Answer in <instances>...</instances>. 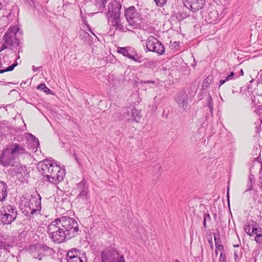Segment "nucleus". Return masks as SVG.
Here are the masks:
<instances>
[{"mask_svg":"<svg viewBox=\"0 0 262 262\" xmlns=\"http://www.w3.org/2000/svg\"><path fill=\"white\" fill-rule=\"evenodd\" d=\"M214 242H215V249H217V250H219L221 251V252H224V246L219 244V239L217 238L216 236H214Z\"/></svg>","mask_w":262,"mask_h":262,"instance_id":"obj_28","label":"nucleus"},{"mask_svg":"<svg viewBox=\"0 0 262 262\" xmlns=\"http://www.w3.org/2000/svg\"><path fill=\"white\" fill-rule=\"evenodd\" d=\"M107 0H96V6L99 7L102 12L105 8V4Z\"/></svg>","mask_w":262,"mask_h":262,"instance_id":"obj_27","label":"nucleus"},{"mask_svg":"<svg viewBox=\"0 0 262 262\" xmlns=\"http://www.w3.org/2000/svg\"><path fill=\"white\" fill-rule=\"evenodd\" d=\"M48 232L54 243L60 244L79 234L78 224L74 218L62 216L49 225Z\"/></svg>","mask_w":262,"mask_h":262,"instance_id":"obj_1","label":"nucleus"},{"mask_svg":"<svg viewBox=\"0 0 262 262\" xmlns=\"http://www.w3.org/2000/svg\"><path fill=\"white\" fill-rule=\"evenodd\" d=\"M156 2V4L158 6H163L165 3L166 0H154Z\"/></svg>","mask_w":262,"mask_h":262,"instance_id":"obj_39","label":"nucleus"},{"mask_svg":"<svg viewBox=\"0 0 262 262\" xmlns=\"http://www.w3.org/2000/svg\"><path fill=\"white\" fill-rule=\"evenodd\" d=\"M203 225L205 228L206 227V222L211 221V217L209 213H204L203 214Z\"/></svg>","mask_w":262,"mask_h":262,"instance_id":"obj_35","label":"nucleus"},{"mask_svg":"<svg viewBox=\"0 0 262 262\" xmlns=\"http://www.w3.org/2000/svg\"><path fill=\"white\" fill-rule=\"evenodd\" d=\"M27 154L24 145L17 143H9L0 155V164L5 167L14 166L17 163L16 159Z\"/></svg>","mask_w":262,"mask_h":262,"instance_id":"obj_2","label":"nucleus"},{"mask_svg":"<svg viewBox=\"0 0 262 262\" xmlns=\"http://www.w3.org/2000/svg\"><path fill=\"white\" fill-rule=\"evenodd\" d=\"M79 35L81 39L86 44H90L92 42L93 37L85 30H81L79 31Z\"/></svg>","mask_w":262,"mask_h":262,"instance_id":"obj_18","label":"nucleus"},{"mask_svg":"<svg viewBox=\"0 0 262 262\" xmlns=\"http://www.w3.org/2000/svg\"><path fill=\"white\" fill-rule=\"evenodd\" d=\"M33 70L34 71H37L39 70V68L38 67H35V66H33Z\"/></svg>","mask_w":262,"mask_h":262,"instance_id":"obj_45","label":"nucleus"},{"mask_svg":"<svg viewBox=\"0 0 262 262\" xmlns=\"http://www.w3.org/2000/svg\"><path fill=\"white\" fill-rule=\"evenodd\" d=\"M207 106L209 107L211 115L213 112V101L211 96L209 95L207 98Z\"/></svg>","mask_w":262,"mask_h":262,"instance_id":"obj_29","label":"nucleus"},{"mask_svg":"<svg viewBox=\"0 0 262 262\" xmlns=\"http://www.w3.org/2000/svg\"><path fill=\"white\" fill-rule=\"evenodd\" d=\"M260 189H261L262 190V176L260 177Z\"/></svg>","mask_w":262,"mask_h":262,"instance_id":"obj_46","label":"nucleus"},{"mask_svg":"<svg viewBox=\"0 0 262 262\" xmlns=\"http://www.w3.org/2000/svg\"><path fill=\"white\" fill-rule=\"evenodd\" d=\"M18 65V63L16 61L14 63H13L11 66L7 67L6 69L1 70L0 74L6 72L12 71L15 67Z\"/></svg>","mask_w":262,"mask_h":262,"instance_id":"obj_32","label":"nucleus"},{"mask_svg":"<svg viewBox=\"0 0 262 262\" xmlns=\"http://www.w3.org/2000/svg\"><path fill=\"white\" fill-rule=\"evenodd\" d=\"M258 231L259 233H258V234H257L255 236V241L257 244H260L261 243H262V229H261V228L258 229Z\"/></svg>","mask_w":262,"mask_h":262,"instance_id":"obj_30","label":"nucleus"},{"mask_svg":"<svg viewBox=\"0 0 262 262\" xmlns=\"http://www.w3.org/2000/svg\"><path fill=\"white\" fill-rule=\"evenodd\" d=\"M84 25L88 27V28L89 29V31L93 34L95 35V34H94V33L92 32L91 29V27H90V26L89 25V24L87 23V21H86V20H84Z\"/></svg>","mask_w":262,"mask_h":262,"instance_id":"obj_41","label":"nucleus"},{"mask_svg":"<svg viewBox=\"0 0 262 262\" xmlns=\"http://www.w3.org/2000/svg\"><path fill=\"white\" fill-rule=\"evenodd\" d=\"M196 64V63L195 62V59H194V63L192 64V66L194 67L195 66Z\"/></svg>","mask_w":262,"mask_h":262,"instance_id":"obj_47","label":"nucleus"},{"mask_svg":"<svg viewBox=\"0 0 262 262\" xmlns=\"http://www.w3.org/2000/svg\"><path fill=\"white\" fill-rule=\"evenodd\" d=\"M125 118L127 120L138 122L141 118L140 112L136 108H129L126 112Z\"/></svg>","mask_w":262,"mask_h":262,"instance_id":"obj_16","label":"nucleus"},{"mask_svg":"<svg viewBox=\"0 0 262 262\" xmlns=\"http://www.w3.org/2000/svg\"><path fill=\"white\" fill-rule=\"evenodd\" d=\"M41 209V197L39 194L32 195L29 201L25 205L26 215H33Z\"/></svg>","mask_w":262,"mask_h":262,"instance_id":"obj_8","label":"nucleus"},{"mask_svg":"<svg viewBox=\"0 0 262 262\" xmlns=\"http://www.w3.org/2000/svg\"><path fill=\"white\" fill-rule=\"evenodd\" d=\"M52 249L45 245H38L35 247L34 250L32 251V255L33 258L40 260L42 257L47 255H50L53 253Z\"/></svg>","mask_w":262,"mask_h":262,"instance_id":"obj_11","label":"nucleus"},{"mask_svg":"<svg viewBox=\"0 0 262 262\" xmlns=\"http://www.w3.org/2000/svg\"><path fill=\"white\" fill-rule=\"evenodd\" d=\"M114 29L121 31L122 32H126L127 30H128V27H127L126 26H124L121 23L120 19L119 20V22H117L116 26L114 27Z\"/></svg>","mask_w":262,"mask_h":262,"instance_id":"obj_24","label":"nucleus"},{"mask_svg":"<svg viewBox=\"0 0 262 262\" xmlns=\"http://www.w3.org/2000/svg\"><path fill=\"white\" fill-rule=\"evenodd\" d=\"M252 228L250 225H247L245 226V231L249 235H252Z\"/></svg>","mask_w":262,"mask_h":262,"instance_id":"obj_36","label":"nucleus"},{"mask_svg":"<svg viewBox=\"0 0 262 262\" xmlns=\"http://www.w3.org/2000/svg\"><path fill=\"white\" fill-rule=\"evenodd\" d=\"M125 16L128 23V30L138 28L141 20L139 14L134 6H130L125 10Z\"/></svg>","mask_w":262,"mask_h":262,"instance_id":"obj_7","label":"nucleus"},{"mask_svg":"<svg viewBox=\"0 0 262 262\" xmlns=\"http://www.w3.org/2000/svg\"><path fill=\"white\" fill-rule=\"evenodd\" d=\"M257 199H258V195L256 193V192H255L253 195L252 200L254 202H255L257 200Z\"/></svg>","mask_w":262,"mask_h":262,"instance_id":"obj_42","label":"nucleus"},{"mask_svg":"<svg viewBox=\"0 0 262 262\" xmlns=\"http://www.w3.org/2000/svg\"><path fill=\"white\" fill-rule=\"evenodd\" d=\"M253 188L252 182L248 181L247 184V189L244 191V193H246L248 191L251 190Z\"/></svg>","mask_w":262,"mask_h":262,"instance_id":"obj_38","label":"nucleus"},{"mask_svg":"<svg viewBox=\"0 0 262 262\" xmlns=\"http://www.w3.org/2000/svg\"><path fill=\"white\" fill-rule=\"evenodd\" d=\"M43 162L40 172L44 181L56 185L63 180L66 174L64 168L52 161L46 160Z\"/></svg>","mask_w":262,"mask_h":262,"instance_id":"obj_3","label":"nucleus"},{"mask_svg":"<svg viewBox=\"0 0 262 262\" xmlns=\"http://www.w3.org/2000/svg\"><path fill=\"white\" fill-rule=\"evenodd\" d=\"M234 247H238L239 246L238 245H234Z\"/></svg>","mask_w":262,"mask_h":262,"instance_id":"obj_55","label":"nucleus"},{"mask_svg":"<svg viewBox=\"0 0 262 262\" xmlns=\"http://www.w3.org/2000/svg\"><path fill=\"white\" fill-rule=\"evenodd\" d=\"M101 262H125L124 256L114 249L106 248L101 253Z\"/></svg>","mask_w":262,"mask_h":262,"instance_id":"obj_6","label":"nucleus"},{"mask_svg":"<svg viewBox=\"0 0 262 262\" xmlns=\"http://www.w3.org/2000/svg\"><path fill=\"white\" fill-rule=\"evenodd\" d=\"M107 18L108 20V23L112 28V29H114V28L116 26L117 22H119V20L120 19V16L107 17Z\"/></svg>","mask_w":262,"mask_h":262,"instance_id":"obj_21","label":"nucleus"},{"mask_svg":"<svg viewBox=\"0 0 262 262\" xmlns=\"http://www.w3.org/2000/svg\"><path fill=\"white\" fill-rule=\"evenodd\" d=\"M218 251H219V250H217V249H215V254L216 256H217V254H218Z\"/></svg>","mask_w":262,"mask_h":262,"instance_id":"obj_49","label":"nucleus"},{"mask_svg":"<svg viewBox=\"0 0 262 262\" xmlns=\"http://www.w3.org/2000/svg\"><path fill=\"white\" fill-rule=\"evenodd\" d=\"M121 7V4L116 0L110 2L108 5L107 12L106 14V17L120 16Z\"/></svg>","mask_w":262,"mask_h":262,"instance_id":"obj_12","label":"nucleus"},{"mask_svg":"<svg viewBox=\"0 0 262 262\" xmlns=\"http://www.w3.org/2000/svg\"><path fill=\"white\" fill-rule=\"evenodd\" d=\"M212 77L211 76H208L205 78L202 81V87L203 89H207L209 88L210 83L212 82Z\"/></svg>","mask_w":262,"mask_h":262,"instance_id":"obj_23","label":"nucleus"},{"mask_svg":"<svg viewBox=\"0 0 262 262\" xmlns=\"http://www.w3.org/2000/svg\"><path fill=\"white\" fill-rule=\"evenodd\" d=\"M0 212V220L4 225L11 224L15 220L17 215L16 208L11 205L3 206Z\"/></svg>","mask_w":262,"mask_h":262,"instance_id":"obj_5","label":"nucleus"},{"mask_svg":"<svg viewBox=\"0 0 262 262\" xmlns=\"http://www.w3.org/2000/svg\"><path fill=\"white\" fill-rule=\"evenodd\" d=\"M146 47L148 51L156 52L159 55L163 54L165 52L164 46L152 36H149L146 40Z\"/></svg>","mask_w":262,"mask_h":262,"instance_id":"obj_9","label":"nucleus"},{"mask_svg":"<svg viewBox=\"0 0 262 262\" xmlns=\"http://www.w3.org/2000/svg\"><path fill=\"white\" fill-rule=\"evenodd\" d=\"M29 136L30 137V139L32 140V141L33 142V146H32V147L33 149L35 147L37 148L39 145L38 139L36 138L35 137L32 135V134H30Z\"/></svg>","mask_w":262,"mask_h":262,"instance_id":"obj_33","label":"nucleus"},{"mask_svg":"<svg viewBox=\"0 0 262 262\" xmlns=\"http://www.w3.org/2000/svg\"><path fill=\"white\" fill-rule=\"evenodd\" d=\"M76 190L79 192L78 196L83 199H86L89 193V187L86 182L83 179L77 185Z\"/></svg>","mask_w":262,"mask_h":262,"instance_id":"obj_15","label":"nucleus"},{"mask_svg":"<svg viewBox=\"0 0 262 262\" xmlns=\"http://www.w3.org/2000/svg\"><path fill=\"white\" fill-rule=\"evenodd\" d=\"M184 5L192 12H195L203 7V0H183Z\"/></svg>","mask_w":262,"mask_h":262,"instance_id":"obj_13","label":"nucleus"},{"mask_svg":"<svg viewBox=\"0 0 262 262\" xmlns=\"http://www.w3.org/2000/svg\"><path fill=\"white\" fill-rule=\"evenodd\" d=\"M19 57H19V55H18L17 56V59L19 58Z\"/></svg>","mask_w":262,"mask_h":262,"instance_id":"obj_57","label":"nucleus"},{"mask_svg":"<svg viewBox=\"0 0 262 262\" xmlns=\"http://www.w3.org/2000/svg\"><path fill=\"white\" fill-rule=\"evenodd\" d=\"M117 51L118 53L121 54L124 56L127 57L135 62L138 63L142 62V57L132 47H119L117 48Z\"/></svg>","mask_w":262,"mask_h":262,"instance_id":"obj_10","label":"nucleus"},{"mask_svg":"<svg viewBox=\"0 0 262 262\" xmlns=\"http://www.w3.org/2000/svg\"><path fill=\"white\" fill-rule=\"evenodd\" d=\"M155 82L154 81H150V80H145V81H143L142 80L141 81V83L142 84H148V83H154Z\"/></svg>","mask_w":262,"mask_h":262,"instance_id":"obj_43","label":"nucleus"},{"mask_svg":"<svg viewBox=\"0 0 262 262\" xmlns=\"http://www.w3.org/2000/svg\"><path fill=\"white\" fill-rule=\"evenodd\" d=\"M260 228V227L259 228H256V227H253L252 228V232H253V234H255L256 235L258 234V233H259L258 231V229H259Z\"/></svg>","mask_w":262,"mask_h":262,"instance_id":"obj_40","label":"nucleus"},{"mask_svg":"<svg viewBox=\"0 0 262 262\" xmlns=\"http://www.w3.org/2000/svg\"><path fill=\"white\" fill-rule=\"evenodd\" d=\"M189 97L184 92H180L175 97V101L178 105L184 110L187 107Z\"/></svg>","mask_w":262,"mask_h":262,"instance_id":"obj_14","label":"nucleus"},{"mask_svg":"<svg viewBox=\"0 0 262 262\" xmlns=\"http://www.w3.org/2000/svg\"><path fill=\"white\" fill-rule=\"evenodd\" d=\"M213 217H214V220H216V213H214V214L213 215Z\"/></svg>","mask_w":262,"mask_h":262,"instance_id":"obj_51","label":"nucleus"},{"mask_svg":"<svg viewBox=\"0 0 262 262\" xmlns=\"http://www.w3.org/2000/svg\"><path fill=\"white\" fill-rule=\"evenodd\" d=\"M37 89L43 91L47 94H52L53 92L48 88L45 83H40L37 86Z\"/></svg>","mask_w":262,"mask_h":262,"instance_id":"obj_26","label":"nucleus"},{"mask_svg":"<svg viewBox=\"0 0 262 262\" xmlns=\"http://www.w3.org/2000/svg\"><path fill=\"white\" fill-rule=\"evenodd\" d=\"M239 76V75H236V74H235L233 72H232L230 73V74H229L228 76H227L224 79H221L219 81V88L223 84H224L226 82L234 79L236 78H238Z\"/></svg>","mask_w":262,"mask_h":262,"instance_id":"obj_20","label":"nucleus"},{"mask_svg":"<svg viewBox=\"0 0 262 262\" xmlns=\"http://www.w3.org/2000/svg\"><path fill=\"white\" fill-rule=\"evenodd\" d=\"M67 262H86V260H85V257H84V259H83L79 256H76L73 258L68 259Z\"/></svg>","mask_w":262,"mask_h":262,"instance_id":"obj_31","label":"nucleus"},{"mask_svg":"<svg viewBox=\"0 0 262 262\" xmlns=\"http://www.w3.org/2000/svg\"><path fill=\"white\" fill-rule=\"evenodd\" d=\"M177 262H180V261H179L177 260Z\"/></svg>","mask_w":262,"mask_h":262,"instance_id":"obj_58","label":"nucleus"},{"mask_svg":"<svg viewBox=\"0 0 262 262\" xmlns=\"http://www.w3.org/2000/svg\"><path fill=\"white\" fill-rule=\"evenodd\" d=\"M19 28L16 26H11L3 37L4 42L0 47V52L5 49L13 50L19 46V40L16 38Z\"/></svg>","mask_w":262,"mask_h":262,"instance_id":"obj_4","label":"nucleus"},{"mask_svg":"<svg viewBox=\"0 0 262 262\" xmlns=\"http://www.w3.org/2000/svg\"><path fill=\"white\" fill-rule=\"evenodd\" d=\"M255 92L258 95L262 97V82L257 83L255 88Z\"/></svg>","mask_w":262,"mask_h":262,"instance_id":"obj_34","label":"nucleus"},{"mask_svg":"<svg viewBox=\"0 0 262 262\" xmlns=\"http://www.w3.org/2000/svg\"><path fill=\"white\" fill-rule=\"evenodd\" d=\"M2 7H3V6H2V3L0 2V10L2 9Z\"/></svg>","mask_w":262,"mask_h":262,"instance_id":"obj_54","label":"nucleus"},{"mask_svg":"<svg viewBox=\"0 0 262 262\" xmlns=\"http://www.w3.org/2000/svg\"><path fill=\"white\" fill-rule=\"evenodd\" d=\"M8 195L7 185L3 181H0V202H4Z\"/></svg>","mask_w":262,"mask_h":262,"instance_id":"obj_17","label":"nucleus"},{"mask_svg":"<svg viewBox=\"0 0 262 262\" xmlns=\"http://www.w3.org/2000/svg\"><path fill=\"white\" fill-rule=\"evenodd\" d=\"M79 251L76 249H73L71 250H70L67 254V259H71L73 258L74 257L76 256H79Z\"/></svg>","mask_w":262,"mask_h":262,"instance_id":"obj_25","label":"nucleus"},{"mask_svg":"<svg viewBox=\"0 0 262 262\" xmlns=\"http://www.w3.org/2000/svg\"><path fill=\"white\" fill-rule=\"evenodd\" d=\"M2 63L0 62V68H1V67H2Z\"/></svg>","mask_w":262,"mask_h":262,"instance_id":"obj_56","label":"nucleus"},{"mask_svg":"<svg viewBox=\"0 0 262 262\" xmlns=\"http://www.w3.org/2000/svg\"><path fill=\"white\" fill-rule=\"evenodd\" d=\"M252 177H253V176H250L249 177V181H251V182H252Z\"/></svg>","mask_w":262,"mask_h":262,"instance_id":"obj_48","label":"nucleus"},{"mask_svg":"<svg viewBox=\"0 0 262 262\" xmlns=\"http://www.w3.org/2000/svg\"><path fill=\"white\" fill-rule=\"evenodd\" d=\"M13 171L15 173H20L21 174V175L26 176L28 174L26 167L21 164L15 165Z\"/></svg>","mask_w":262,"mask_h":262,"instance_id":"obj_19","label":"nucleus"},{"mask_svg":"<svg viewBox=\"0 0 262 262\" xmlns=\"http://www.w3.org/2000/svg\"><path fill=\"white\" fill-rule=\"evenodd\" d=\"M219 262H227L225 252H221L219 257Z\"/></svg>","mask_w":262,"mask_h":262,"instance_id":"obj_37","label":"nucleus"},{"mask_svg":"<svg viewBox=\"0 0 262 262\" xmlns=\"http://www.w3.org/2000/svg\"><path fill=\"white\" fill-rule=\"evenodd\" d=\"M234 257L235 260H236L237 258L238 257V254L237 251H235L234 253Z\"/></svg>","mask_w":262,"mask_h":262,"instance_id":"obj_44","label":"nucleus"},{"mask_svg":"<svg viewBox=\"0 0 262 262\" xmlns=\"http://www.w3.org/2000/svg\"><path fill=\"white\" fill-rule=\"evenodd\" d=\"M217 17V13L215 11H211L208 13L207 17V21L209 23H213L216 19Z\"/></svg>","mask_w":262,"mask_h":262,"instance_id":"obj_22","label":"nucleus"},{"mask_svg":"<svg viewBox=\"0 0 262 262\" xmlns=\"http://www.w3.org/2000/svg\"><path fill=\"white\" fill-rule=\"evenodd\" d=\"M227 198H228V199L229 200V188H228V191H227Z\"/></svg>","mask_w":262,"mask_h":262,"instance_id":"obj_53","label":"nucleus"},{"mask_svg":"<svg viewBox=\"0 0 262 262\" xmlns=\"http://www.w3.org/2000/svg\"><path fill=\"white\" fill-rule=\"evenodd\" d=\"M240 72H241V75H243V74H244V72H243V69H241V70Z\"/></svg>","mask_w":262,"mask_h":262,"instance_id":"obj_50","label":"nucleus"},{"mask_svg":"<svg viewBox=\"0 0 262 262\" xmlns=\"http://www.w3.org/2000/svg\"><path fill=\"white\" fill-rule=\"evenodd\" d=\"M20 52H22V49L20 47L19 48L18 53H19Z\"/></svg>","mask_w":262,"mask_h":262,"instance_id":"obj_52","label":"nucleus"}]
</instances>
